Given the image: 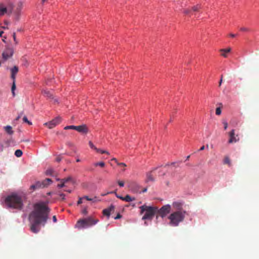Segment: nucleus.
<instances>
[{"label":"nucleus","mask_w":259,"mask_h":259,"mask_svg":"<svg viewBox=\"0 0 259 259\" xmlns=\"http://www.w3.org/2000/svg\"><path fill=\"white\" fill-rule=\"evenodd\" d=\"M50 208L44 203H36L34 210L30 213L29 220L30 223V230L37 233L40 230V225L45 226L50 212Z\"/></svg>","instance_id":"f257e3e1"},{"label":"nucleus","mask_w":259,"mask_h":259,"mask_svg":"<svg viewBox=\"0 0 259 259\" xmlns=\"http://www.w3.org/2000/svg\"><path fill=\"white\" fill-rule=\"evenodd\" d=\"M25 197L17 194L8 196L5 199V203L8 207L13 209L21 210L23 207V201Z\"/></svg>","instance_id":"f03ea898"},{"label":"nucleus","mask_w":259,"mask_h":259,"mask_svg":"<svg viewBox=\"0 0 259 259\" xmlns=\"http://www.w3.org/2000/svg\"><path fill=\"white\" fill-rule=\"evenodd\" d=\"M23 2L19 1L17 3L15 0H8L9 15H13L14 19L18 21L21 16Z\"/></svg>","instance_id":"7ed1b4c3"},{"label":"nucleus","mask_w":259,"mask_h":259,"mask_svg":"<svg viewBox=\"0 0 259 259\" xmlns=\"http://www.w3.org/2000/svg\"><path fill=\"white\" fill-rule=\"evenodd\" d=\"M184 210H176L172 212L168 217L170 220L169 225L172 226H178L180 223L182 222L186 214Z\"/></svg>","instance_id":"20e7f679"},{"label":"nucleus","mask_w":259,"mask_h":259,"mask_svg":"<svg viewBox=\"0 0 259 259\" xmlns=\"http://www.w3.org/2000/svg\"><path fill=\"white\" fill-rule=\"evenodd\" d=\"M141 209L140 214L144 213L142 217L143 220H151L154 217L155 214L157 213L158 211V207L156 206L152 207L143 205L140 207Z\"/></svg>","instance_id":"39448f33"},{"label":"nucleus","mask_w":259,"mask_h":259,"mask_svg":"<svg viewBox=\"0 0 259 259\" xmlns=\"http://www.w3.org/2000/svg\"><path fill=\"white\" fill-rule=\"evenodd\" d=\"M98 220H95L89 217L87 219L78 221L77 225H78V227L84 228L95 225L98 222Z\"/></svg>","instance_id":"423d86ee"},{"label":"nucleus","mask_w":259,"mask_h":259,"mask_svg":"<svg viewBox=\"0 0 259 259\" xmlns=\"http://www.w3.org/2000/svg\"><path fill=\"white\" fill-rule=\"evenodd\" d=\"M171 206L166 204L162 206L160 209L158 208L157 213L161 218H163L167 215L171 210Z\"/></svg>","instance_id":"0eeeda50"},{"label":"nucleus","mask_w":259,"mask_h":259,"mask_svg":"<svg viewBox=\"0 0 259 259\" xmlns=\"http://www.w3.org/2000/svg\"><path fill=\"white\" fill-rule=\"evenodd\" d=\"M7 14L9 15L8 0L0 4V17Z\"/></svg>","instance_id":"6e6552de"},{"label":"nucleus","mask_w":259,"mask_h":259,"mask_svg":"<svg viewBox=\"0 0 259 259\" xmlns=\"http://www.w3.org/2000/svg\"><path fill=\"white\" fill-rule=\"evenodd\" d=\"M235 131V130L233 129L229 133V139L228 143L229 144L236 143L240 140L238 135H236Z\"/></svg>","instance_id":"1a4fd4ad"},{"label":"nucleus","mask_w":259,"mask_h":259,"mask_svg":"<svg viewBox=\"0 0 259 259\" xmlns=\"http://www.w3.org/2000/svg\"><path fill=\"white\" fill-rule=\"evenodd\" d=\"M61 119L60 117H57L55 118V119H53L51 121L49 122H46L45 123V124L49 128H52L54 127L55 126H56L57 124L60 123L61 122Z\"/></svg>","instance_id":"9d476101"},{"label":"nucleus","mask_w":259,"mask_h":259,"mask_svg":"<svg viewBox=\"0 0 259 259\" xmlns=\"http://www.w3.org/2000/svg\"><path fill=\"white\" fill-rule=\"evenodd\" d=\"M13 50L11 48H7L3 53V59L6 61L11 58L13 55Z\"/></svg>","instance_id":"9b49d317"},{"label":"nucleus","mask_w":259,"mask_h":259,"mask_svg":"<svg viewBox=\"0 0 259 259\" xmlns=\"http://www.w3.org/2000/svg\"><path fill=\"white\" fill-rule=\"evenodd\" d=\"M114 208H115L114 206L113 205H111L109 207H108L106 209H104L103 210V214L104 215L107 216V218H109L111 212L112 211H114Z\"/></svg>","instance_id":"f8f14e48"},{"label":"nucleus","mask_w":259,"mask_h":259,"mask_svg":"<svg viewBox=\"0 0 259 259\" xmlns=\"http://www.w3.org/2000/svg\"><path fill=\"white\" fill-rule=\"evenodd\" d=\"M75 130L83 134H87L88 132V127L85 124L76 126Z\"/></svg>","instance_id":"ddd939ff"},{"label":"nucleus","mask_w":259,"mask_h":259,"mask_svg":"<svg viewBox=\"0 0 259 259\" xmlns=\"http://www.w3.org/2000/svg\"><path fill=\"white\" fill-rule=\"evenodd\" d=\"M41 185H43V184H42L41 182L37 181L34 184L32 185L30 187L29 189L31 190V192H33L36 189L42 188Z\"/></svg>","instance_id":"4468645a"},{"label":"nucleus","mask_w":259,"mask_h":259,"mask_svg":"<svg viewBox=\"0 0 259 259\" xmlns=\"http://www.w3.org/2000/svg\"><path fill=\"white\" fill-rule=\"evenodd\" d=\"M130 188L134 192H139V186L135 182H132L130 185Z\"/></svg>","instance_id":"2eb2a0df"},{"label":"nucleus","mask_w":259,"mask_h":259,"mask_svg":"<svg viewBox=\"0 0 259 259\" xmlns=\"http://www.w3.org/2000/svg\"><path fill=\"white\" fill-rule=\"evenodd\" d=\"M231 51V49L230 48L227 49H222L220 50V52L221 53V55L224 58L228 57V54Z\"/></svg>","instance_id":"dca6fc26"},{"label":"nucleus","mask_w":259,"mask_h":259,"mask_svg":"<svg viewBox=\"0 0 259 259\" xmlns=\"http://www.w3.org/2000/svg\"><path fill=\"white\" fill-rule=\"evenodd\" d=\"M11 78L13 81H15L16 75L18 72V67L15 66L13 68L11 69Z\"/></svg>","instance_id":"f3484780"},{"label":"nucleus","mask_w":259,"mask_h":259,"mask_svg":"<svg viewBox=\"0 0 259 259\" xmlns=\"http://www.w3.org/2000/svg\"><path fill=\"white\" fill-rule=\"evenodd\" d=\"M42 94L45 97H47L49 99L53 98V93L50 91L44 90L42 91Z\"/></svg>","instance_id":"a211bd4d"},{"label":"nucleus","mask_w":259,"mask_h":259,"mask_svg":"<svg viewBox=\"0 0 259 259\" xmlns=\"http://www.w3.org/2000/svg\"><path fill=\"white\" fill-rule=\"evenodd\" d=\"M172 207L176 209V210H183L182 209V204L179 202H174L172 203Z\"/></svg>","instance_id":"6ab92c4d"},{"label":"nucleus","mask_w":259,"mask_h":259,"mask_svg":"<svg viewBox=\"0 0 259 259\" xmlns=\"http://www.w3.org/2000/svg\"><path fill=\"white\" fill-rule=\"evenodd\" d=\"M52 182V181L51 179H50V178L46 179L45 180H44V181L41 182V183H42V184H43V185H41L42 188L47 187L50 184H51Z\"/></svg>","instance_id":"aec40b11"},{"label":"nucleus","mask_w":259,"mask_h":259,"mask_svg":"<svg viewBox=\"0 0 259 259\" xmlns=\"http://www.w3.org/2000/svg\"><path fill=\"white\" fill-rule=\"evenodd\" d=\"M4 129L7 133L9 135H12L14 134V131L12 130V127L10 125H7L4 126Z\"/></svg>","instance_id":"412c9836"},{"label":"nucleus","mask_w":259,"mask_h":259,"mask_svg":"<svg viewBox=\"0 0 259 259\" xmlns=\"http://www.w3.org/2000/svg\"><path fill=\"white\" fill-rule=\"evenodd\" d=\"M121 200L125 201L126 202H131L135 200L134 197H131L129 195H126L123 198H121Z\"/></svg>","instance_id":"4be33fe9"},{"label":"nucleus","mask_w":259,"mask_h":259,"mask_svg":"<svg viewBox=\"0 0 259 259\" xmlns=\"http://www.w3.org/2000/svg\"><path fill=\"white\" fill-rule=\"evenodd\" d=\"M56 180L58 181H63L64 182H65L66 183L68 182L72 181V178L71 177H68L66 178H64V179H62L57 178V179H56Z\"/></svg>","instance_id":"5701e85b"},{"label":"nucleus","mask_w":259,"mask_h":259,"mask_svg":"<svg viewBox=\"0 0 259 259\" xmlns=\"http://www.w3.org/2000/svg\"><path fill=\"white\" fill-rule=\"evenodd\" d=\"M147 181L148 182H149V181H154V178L153 177V176L152 175V171L149 172L147 174Z\"/></svg>","instance_id":"b1692460"},{"label":"nucleus","mask_w":259,"mask_h":259,"mask_svg":"<svg viewBox=\"0 0 259 259\" xmlns=\"http://www.w3.org/2000/svg\"><path fill=\"white\" fill-rule=\"evenodd\" d=\"M201 8V6L200 5H197L192 8V11L193 12H198Z\"/></svg>","instance_id":"393cba45"},{"label":"nucleus","mask_w":259,"mask_h":259,"mask_svg":"<svg viewBox=\"0 0 259 259\" xmlns=\"http://www.w3.org/2000/svg\"><path fill=\"white\" fill-rule=\"evenodd\" d=\"M54 171L52 168H49L46 171V174L47 176H53Z\"/></svg>","instance_id":"a878e982"},{"label":"nucleus","mask_w":259,"mask_h":259,"mask_svg":"<svg viewBox=\"0 0 259 259\" xmlns=\"http://www.w3.org/2000/svg\"><path fill=\"white\" fill-rule=\"evenodd\" d=\"M23 152L21 150H16L15 152V155L17 157H20L22 155Z\"/></svg>","instance_id":"bb28decb"},{"label":"nucleus","mask_w":259,"mask_h":259,"mask_svg":"<svg viewBox=\"0 0 259 259\" xmlns=\"http://www.w3.org/2000/svg\"><path fill=\"white\" fill-rule=\"evenodd\" d=\"M96 151L97 152L101 153L102 154H107L108 155L109 154V153L108 151H105V150H102V149H100L97 148Z\"/></svg>","instance_id":"cd10ccee"},{"label":"nucleus","mask_w":259,"mask_h":259,"mask_svg":"<svg viewBox=\"0 0 259 259\" xmlns=\"http://www.w3.org/2000/svg\"><path fill=\"white\" fill-rule=\"evenodd\" d=\"M105 163L104 162H96L94 163V165L95 166H100L101 167H103L105 166Z\"/></svg>","instance_id":"c85d7f7f"},{"label":"nucleus","mask_w":259,"mask_h":259,"mask_svg":"<svg viewBox=\"0 0 259 259\" xmlns=\"http://www.w3.org/2000/svg\"><path fill=\"white\" fill-rule=\"evenodd\" d=\"M224 163L225 164H227L230 165L231 162H230V160L229 158L228 157H226L224 160Z\"/></svg>","instance_id":"c756f323"},{"label":"nucleus","mask_w":259,"mask_h":259,"mask_svg":"<svg viewBox=\"0 0 259 259\" xmlns=\"http://www.w3.org/2000/svg\"><path fill=\"white\" fill-rule=\"evenodd\" d=\"M76 128V126L75 125H69L66 126L64 127V130H75Z\"/></svg>","instance_id":"7c9ffc66"},{"label":"nucleus","mask_w":259,"mask_h":259,"mask_svg":"<svg viewBox=\"0 0 259 259\" xmlns=\"http://www.w3.org/2000/svg\"><path fill=\"white\" fill-rule=\"evenodd\" d=\"M23 121L24 122L27 123L29 125H32V122L29 121L26 116H24L23 118Z\"/></svg>","instance_id":"2f4dec72"},{"label":"nucleus","mask_w":259,"mask_h":259,"mask_svg":"<svg viewBox=\"0 0 259 259\" xmlns=\"http://www.w3.org/2000/svg\"><path fill=\"white\" fill-rule=\"evenodd\" d=\"M83 198L85 199L88 201H96V197H95L94 198H90L87 196H85L83 197Z\"/></svg>","instance_id":"473e14b6"},{"label":"nucleus","mask_w":259,"mask_h":259,"mask_svg":"<svg viewBox=\"0 0 259 259\" xmlns=\"http://www.w3.org/2000/svg\"><path fill=\"white\" fill-rule=\"evenodd\" d=\"M16 89V84H15V81H13V84L12 86V92L13 93V96L15 95L14 90Z\"/></svg>","instance_id":"72a5a7b5"},{"label":"nucleus","mask_w":259,"mask_h":259,"mask_svg":"<svg viewBox=\"0 0 259 259\" xmlns=\"http://www.w3.org/2000/svg\"><path fill=\"white\" fill-rule=\"evenodd\" d=\"M60 182H61V183L58 184L57 185L58 188H63L65 186V182H64L63 181H60Z\"/></svg>","instance_id":"f704fd0d"},{"label":"nucleus","mask_w":259,"mask_h":259,"mask_svg":"<svg viewBox=\"0 0 259 259\" xmlns=\"http://www.w3.org/2000/svg\"><path fill=\"white\" fill-rule=\"evenodd\" d=\"M240 30L241 31H243V32H248V31H249V29L248 28L245 27H241V28H240Z\"/></svg>","instance_id":"c9c22d12"},{"label":"nucleus","mask_w":259,"mask_h":259,"mask_svg":"<svg viewBox=\"0 0 259 259\" xmlns=\"http://www.w3.org/2000/svg\"><path fill=\"white\" fill-rule=\"evenodd\" d=\"M183 13L185 15H190V14H191V10H190L188 9H185L184 10Z\"/></svg>","instance_id":"e433bc0d"},{"label":"nucleus","mask_w":259,"mask_h":259,"mask_svg":"<svg viewBox=\"0 0 259 259\" xmlns=\"http://www.w3.org/2000/svg\"><path fill=\"white\" fill-rule=\"evenodd\" d=\"M221 112H222V111H221V108L220 107H218L216 109L215 114L218 115H219L221 114Z\"/></svg>","instance_id":"4c0bfd02"},{"label":"nucleus","mask_w":259,"mask_h":259,"mask_svg":"<svg viewBox=\"0 0 259 259\" xmlns=\"http://www.w3.org/2000/svg\"><path fill=\"white\" fill-rule=\"evenodd\" d=\"M89 145L90 146V147L92 148V149H94L95 150H96L97 149V147L93 144V143L92 142H89Z\"/></svg>","instance_id":"58836bf2"},{"label":"nucleus","mask_w":259,"mask_h":259,"mask_svg":"<svg viewBox=\"0 0 259 259\" xmlns=\"http://www.w3.org/2000/svg\"><path fill=\"white\" fill-rule=\"evenodd\" d=\"M110 193H114V194H115L117 198H119V199H121V198H123V197L118 195L116 193V192L115 191H113V192H108L107 194H110Z\"/></svg>","instance_id":"ea45409f"},{"label":"nucleus","mask_w":259,"mask_h":259,"mask_svg":"<svg viewBox=\"0 0 259 259\" xmlns=\"http://www.w3.org/2000/svg\"><path fill=\"white\" fill-rule=\"evenodd\" d=\"M118 184L120 187H123L124 185V183L123 181H118Z\"/></svg>","instance_id":"a19ab883"},{"label":"nucleus","mask_w":259,"mask_h":259,"mask_svg":"<svg viewBox=\"0 0 259 259\" xmlns=\"http://www.w3.org/2000/svg\"><path fill=\"white\" fill-rule=\"evenodd\" d=\"M117 165H119V166H123V167H126V164L124 163H123V162L117 163Z\"/></svg>","instance_id":"79ce46f5"},{"label":"nucleus","mask_w":259,"mask_h":259,"mask_svg":"<svg viewBox=\"0 0 259 259\" xmlns=\"http://www.w3.org/2000/svg\"><path fill=\"white\" fill-rule=\"evenodd\" d=\"M13 37L14 40L15 41L16 44H17L18 43V42H17V41L16 40V33L15 32L13 33Z\"/></svg>","instance_id":"37998d69"},{"label":"nucleus","mask_w":259,"mask_h":259,"mask_svg":"<svg viewBox=\"0 0 259 259\" xmlns=\"http://www.w3.org/2000/svg\"><path fill=\"white\" fill-rule=\"evenodd\" d=\"M60 196L61 197L62 200H65V195L63 193H60L59 194Z\"/></svg>","instance_id":"c03bdc74"},{"label":"nucleus","mask_w":259,"mask_h":259,"mask_svg":"<svg viewBox=\"0 0 259 259\" xmlns=\"http://www.w3.org/2000/svg\"><path fill=\"white\" fill-rule=\"evenodd\" d=\"M82 199H83V197H80L79 198V200L77 201V204L78 205H79V204H81L82 203Z\"/></svg>","instance_id":"a18cd8bd"},{"label":"nucleus","mask_w":259,"mask_h":259,"mask_svg":"<svg viewBox=\"0 0 259 259\" xmlns=\"http://www.w3.org/2000/svg\"><path fill=\"white\" fill-rule=\"evenodd\" d=\"M223 124L224 125V129L226 130L228 127V123L226 121H224Z\"/></svg>","instance_id":"49530a36"},{"label":"nucleus","mask_w":259,"mask_h":259,"mask_svg":"<svg viewBox=\"0 0 259 259\" xmlns=\"http://www.w3.org/2000/svg\"><path fill=\"white\" fill-rule=\"evenodd\" d=\"M121 218V214H120L119 213H118V214H117V215H116V217H115V218H114V219H115V220H117V219H120V218Z\"/></svg>","instance_id":"de8ad7c7"},{"label":"nucleus","mask_w":259,"mask_h":259,"mask_svg":"<svg viewBox=\"0 0 259 259\" xmlns=\"http://www.w3.org/2000/svg\"><path fill=\"white\" fill-rule=\"evenodd\" d=\"M222 82H223V75H222L221 79L220 80V82H219V87H220L221 85Z\"/></svg>","instance_id":"09e8293b"},{"label":"nucleus","mask_w":259,"mask_h":259,"mask_svg":"<svg viewBox=\"0 0 259 259\" xmlns=\"http://www.w3.org/2000/svg\"><path fill=\"white\" fill-rule=\"evenodd\" d=\"M53 221L54 223H56L57 221V218L56 217V215H54L53 217Z\"/></svg>","instance_id":"8fccbe9b"},{"label":"nucleus","mask_w":259,"mask_h":259,"mask_svg":"<svg viewBox=\"0 0 259 259\" xmlns=\"http://www.w3.org/2000/svg\"><path fill=\"white\" fill-rule=\"evenodd\" d=\"M61 160V157L60 156H58L56 158V161L58 162H60Z\"/></svg>","instance_id":"3c124183"},{"label":"nucleus","mask_w":259,"mask_h":259,"mask_svg":"<svg viewBox=\"0 0 259 259\" xmlns=\"http://www.w3.org/2000/svg\"><path fill=\"white\" fill-rule=\"evenodd\" d=\"M112 160H114V161H115L117 164V163H119V162H118V161H117V159H116V158H112Z\"/></svg>","instance_id":"603ef678"},{"label":"nucleus","mask_w":259,"mask_h":259,"mask_svg":"<svg viewBox=\"0 0 259 259\" xmlns=\"http://www.w3.org/2000/svg\"><path fill=\"white\" fill-rule=\"evenodd\" d=\"M204 149H205V146H202L200 148L199 151L203 150Z\"/></svg>","instance_id":"864d4df0"},{"label":"nucleus","mask_w":259,"mask_h":259,"mask_svg":"<svg viewBox=\"0 0 259 259\" xmlns=\"http://www.w3.org/2000/svg\"><path fill=\"white\" fill-rule=\"evenodd\" d=\"M82 213H84V214H86L87 213V209H84L82 211Z\"/></svg>","instance_id":"5fc2aeb1"},{"label":"nucleus","mask_w":259,"mask_h":259,"mask_svg":"<svg viewBox=\"0 0 259 259\" xmlns=\"http://www.w3.org/2000/svg\"><path fill=\"white\" fill-rule=\"evenodd\" d=\"M230 36L232 37H235L236 35L234 34H233V33H231V34H230Z\"/></svg>","instance_id":"6e6d98bb"},{"label":"nucleus","mask_w":259,"mask_h":259,"mask_svg":"<svg viewBox=\"0 0 259 259\" xmlns=\"http://www.w3.org/2000/svg\"><path fill=\"white\" fill-rule=\"evenodd\" d=\"M4 33V32L3 31H0V36H3V34Z\"/></svg>","instance_id":"4d7b16f0"},{"label":"nucleus","mask_w":259,"mask_h":259,"mask_svg":"<svg viewBox=\"0 0 259 259\" xmlns=\"http://www.w3.org/2000/svg\"><path fill=\"white\" fill-rule=\"evenodd\" d=\"M65 191L68 192V193H71V190H64Z\"/></svg>","instance_id":"13d9d810"},{"label":"nucleus","mask_w":259,"mask_h":259,"mask_svg":"<svg viewBox=\"0 0 259 259\" xmlns=\"http://www.w3.org/2000/svg\"><path fill=\"white\" fill-rule=\"evenodd\" d=\"M147 191V189L146 188H144L143 190H142V192H145Z\"/></svg>","instance_id":"bf43d9fd"},{"label":"nucleus","mask_w":259,"mask_h":259,"mask_svg":"<svg viewBox=\"0 0 259 259\" xmlns=\"http://www.w3.org/2000/svg\"><path fill=\"white\" fill-rule=\"evenodd\" d=\"M20 117H21V115H19V116L16 118V119L17 120H19V119Z\"/></svg>","instance_id":"052dcab7"},{"label":"nucleus","mask_w":259,"mask_h":259,"mask_svg":"<svg viewBox=\"0 0 259 259\" xmlns=\"http://www.w3.org/2000/svg\"><path fill=\"white\" fill-rule=\"evenodd\" d=\"M6 145H7V146H8L9 145V142L8 141H7V142H6Z\"/></svg>","instance_id":"680f3d73"},{"label":"nucleus","mask_w":259,"mask_h":259,"mask_svg":"<svg viewBox=\"0 0 259 259\" xmlns=\"http://www.w3.org/2000/svg\"><path fill=\"white\" fill-rule=\"evenodd\" d=\"M80 161V159H79V158H77V159H76V162H79Z\"/></svg>","instance_id":"e2e57ef3"},{"label":"nucleus","mask_w":259,"mask_h":259,"mask_svg":"<svg viewBox=\"0 0 259 259\" xmlns=\"http://www.w3.org/2000/svg\"><path fill=\"white\" fill-rule=\"evenodd\" d=\"M0 146H1V148H2V150H3V147H4L3 145H0Z\"/></svg>","instance_id":"0e129e2a"},{"label":"nucleus","mask_w":259,"mask_h":259,"mask_svg":"<svg viewBox=\"0 0 259 259\" xmlns=\"http://www.w3.org/2000/svg\"><path fill=\"white\" fill-rule=\"evenodd\" d=\"M189 157H190V155L188 156L187 157V160L189 159Z\"/></svg>","instance_id":"69168bd1"},{"label":"nucleus","mask_w":259,"mask_h":259,"mask_svg":"<svg viewBox=\"0 0 259 259\" xmlns=\"http://www.w3.org/2000/svg\"><path fill=\"white\" fill-rule=\"evenodd\" d=\"M171 121H172V117H171L170 119V120H169V122H171Z\"/></svg>","instance_id":"338daca9"},{"label":"nucleus","mask_w":259,"mask_h":259,"mask_svg":"<svg viewBox=\"0 0 259 259\" xmlns=\"http://www.w3.org/2000/svg\"><path fill=\"white\" fill-rule=\"evenodd\" d=\"M106 195V194H104V193H103L102 194H101L102 196H105Z\"/></svg>","instance_id":"774afa93"}]
</instances>
